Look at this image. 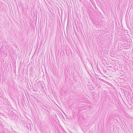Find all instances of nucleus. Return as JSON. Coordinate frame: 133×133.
Returning a JSON list of instances; mask_svg holds the SVG:
<instances>
[{
  "label": "nucleus",
  "mask_w": 133,
  "mask_h": 133,
  "mask_svg": "<svg viewBox=\"0 0 133 133\" xmlns=\"http://www.w3.org/2000/svg\"><path fill=\"white\" fill-rule=\"evenodd\" d=\"M8 130L6 129H3L2 128H0V133H8ZM9 133H16V132L12 131Z\"/></svg>",
  "instance_id": "obj_1"
},
{
  "label": "nucleus",
  "mask_w": 133,
  "mask_h": 133,
  "mask_svg": "<svg viewBox=\"0 0 133 133\" xmlns=\"http://www.w3.org/2000/svg\"><path fill=\"white\" fill-rule=\"evenodd\" d=\"M99 79V80H100L102 82H103L104 81V80L103 79H102L101 78H100V79Z\"/></svg>",
  "instance_id": "obj_2"
}]
</instances>
